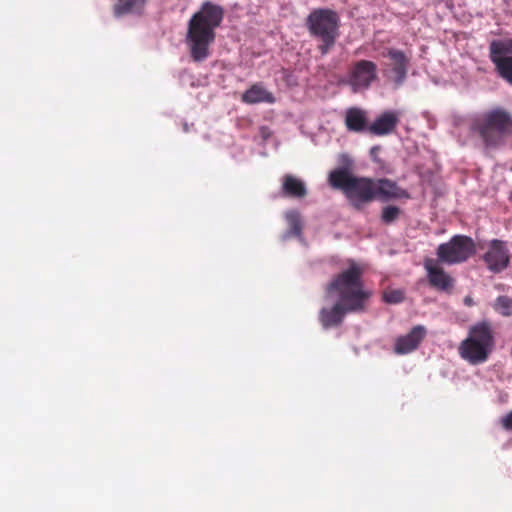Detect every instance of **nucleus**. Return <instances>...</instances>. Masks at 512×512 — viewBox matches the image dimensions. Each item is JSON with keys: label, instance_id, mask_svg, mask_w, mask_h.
<instances>
[{"label": "nucleus", "instance_id": "nucleus-1", "mask_svg": "<svg viewBox=\"0 0 512 512\" xmlns=\"http://www.w3.org/2000/svg\"><path fill=\"white\" fill-rule=\"evenodd\" d=\"M225 10L211 1L202 3L188 22L186 42L195 62H203L210 56V46L216 38L215 30L221 25Z\"/></svg>", "mask_w": 512, "mask_h": 512}, {"label": "nucleus", "instance_id": "nucleus-2", "mask_svg": "<svg viewBox=\"0 0 512 512\" xmlns=\"http://www.w3.org/2000/svg\"><path fill=\"white\" fill-rule=\"evenodd\" d=\"M363 269L352 263L348 269L337 274L327 285L328 294L335 293L338 300L349 305L350 310L363 312L366 303L371 297V292L365 289L363 280Z\"/></svg>", "mask_w": 512, "mask_h": 512}, {"label": "nucleus", "instance_id": "nucleus-3", "mask_svg": "<svg viewBox=\"0 0 512 512\" xmlns=\"http://www.w3.org/2000/svg\"><path fill=\"white\" fill-rule=\"evenodd\" d=\"M329 183L334 189L341 190L356 210H362L376 199L375 180L355 177L346 169L330 172Z\"/></svg>", "mask_w": 512, "mask_h": 512}, {"label": "nucleus", "instance_id": "nucleus-4", "mask_svg": "<svg viewBox=\"0 0 512 512\" xmlns=\"http://www.w3.org/2000/svg\"><path fill=\"white\" fill-rule=\"evenodd\" d=\"M472 130L478 133L487 147H499L512 130V115L503 107H495L476 117Z\"/></svg>", "mask_w": 512, "mask_h": 512}, {"label": "nucleus", "instance_id": "nucleus-5", "mask_svg": "<svg viewBox=\"0 0 512 512\" xmlns=\"http://www.w3.org/2000/svg\"><path fill=\"white\" fill-rule=\"evenodd\" d=\"M495 337L492 325L481 321L469 328L468 336L458 348L460 357L472 365L486 362L494 350Z\"/></svg>", "mask_w": 512, "mask_h": 512}, {"label": "nucleus", "instance_id": "nucleus-6", "mask_svg": "<svg viewBox=\"0 0 512 512\" xmlns=\"http://www.w3.org/2000/svg\"><path fill=\"white\" fill-rule=\"evenodd\" d=\"M305 26L318 42V50L326 55L334 47L339 36V17L327 8L314 9L306 18Z\"/></svg>", "mask_w": 512, "mask_h": 512}, {"label": "nucleus", "instance_id": "nucleus-7", "mask_svg": "<svg viewBox=\"0 0 512 512\" xmlns=\"http://www.w3.org/2000/svg\"><path fill=\"white\" fill-rule=\"evenodd\" d=\"M476 252L474 240L466 235H454L448 242L437 247L438 261L453 265L466 262Z\"/></svg>", "mask_w": 512, "mask_h": 512}, {"label": "nucleus", "instance_id": "nucleus-8", "mask_svg": "<svg viewBox=\"0 0 512 512\" xmlns=\"http://www.w3.org/2000/svg\"><path fill=\"white\" fill-rule=\"evenodd\" d=\"M489 59L498 75L512 85V39L492 40L489 44Z\"/></svg>", "mask_w": 512, "mask_h": 512}, {"label": "nucleus", "instance_id": "nucleus-9", "mask_svg": "<svg viewBox=\"0 0 512 512\" xmlns=\"http://www.w3.org/2000/svg\"><path fill=\"white\" fill-rule=\"evenodd\" d=\"M378 77V67L370 60L356 61L350 68L346 80L353 92L367 90Z\"/></svg>", "mask_w": 512, "mask_h": 512}, {"label": "nucleus", "instance_id": "nucleus-10", "mask_svg": "<svg viewBox=\"0 0 512 512\" xmlns=\"http://www.w3.org/2000/svg\"><path fill=\"white\" fill-rule=\"evenodd\" d=\"M483 261L487 269L492 273H501L508 268L510 256L504 241L493 239L489 242L487 251L483 255Z\"/></svg>", "mask_w": 512, "mask_h": 512}, {"label": "nucleus", "instance_id": "nucleus-11", "mask_svg": "<svg viewBox=\"0 0 512 512\" xmlns=\"http://www.w3.org/2000/svg\"><path fill=\"white\" fill-rule=\"evenodd\" d=\"M359 310H350L349 305L342 302L337 301L333 306L331 307H323L319 311V322L321 323L322 327L325 329L332 328V327H338L340 326L346 315L348 313H358Z\"/></svg>", "mask_w": 512, "mask_h": 512}, {"label": "nucleus", "instance_id": "nucleus-12", "mask_svg": "<svg viewBox=\"0 0 512 512\" xmlns=\"http://www.w3.org/2000/svg\"><path fill=\"white\" fill-rule=\"evenodd\" d=\"M429 284L443 292H450L454 286V279L433 259L424 262Z\"/></svg>", "mask_w": 512, "mask_h": 512}, {"label": "nucleus", "instance_id": "nucleus-13", "mask_svg": "<svg viewBox=\"0 0 512 512\" xmlns=\"http://www.w3.org/2000/svg\"><path fill=\"white\" fill-rule=\"evenodd\" d=\"M427 334V330L422 325L414 326L409 333L396 339L394 352L398 355H405L415 351Z\"/></svg>", "mask_w": 512, "mask_h": 512}, {"label": "nucleus", "instance_id": "nucleus-14", "mask_svg": "<svg viewBox=\"0 0 512 512\" xmlns=\"http://www.w3.org/2000/svg\"><path fill=\"white\" fill-rule=\"evenodd\" d=\"M376 198L382 201L409 199L410 194L407 190L401 188L396 182L383 178L375 180Z\"/></svg>", "mask_w": 512, "mask_h": 512}, {"label": "nucleus", "instance_id": "nucleus-15", "mask_svg": "<svg viewBox=\"0 0 512 512\" xmlns=\"http://www.w3.org/2000/svg\"><path fill=\"white\" fill-rule=\"evenodd\" d=\"M387 56L393 62V81L396 86H400L404 83L407 77L410 59L403 51L394 48L388 49Z\"/></svg>", "mask_w": 512, "mask_h": 512}, {"label": "nucleus", "instance_id": "nucleus-16", "mask_svg": "<svg viewBox=\"0 0 512 512\" xmlns=\"http://www.w3.org/2000/svg\"><path fill=\"white\" fill-rule=\"evenodd\" d=\"M399 123V116L394 111L382 113L371 125L368 131L377 136H383L392 133Z\"/></svg>", "mask_w": 512, "mask_h": 512}, {"label": "nucleus", "instance_id": "nucleus-17", "mask_svg": "<svg viewBox=\"0 0 512 512\" xmlns=\"http://www.w3.org/2000/svg\"><path fill=\"white\" fill-rule=\"evenodd\" d=\"M241 100L247 104L263 102L272 104L275 102V97L271 92L266 90L261 83H256L243 93Z\"/></svg>", "mask_w": 512, "mask_h": 512}, {"label": "nucleus", "instance_id": "nucleus-18", "mask_svg": "<svg viewBox=\"0 0 512 512\" xmlns=\"http://www.w3.org/2000/svg\"><path fill=\"white\" fill-rule=\"evenodd\" d=\"M282 194L291 198H304L307 195L305 183L291 174H286L282 178Z\"/></svg>", "mask_w": 512, "mask_h": 512}, {"label": "nucleus", "instance_id": "nucleus-19", "mask_svg": "<svg viewBox=\"0 0 512 512\" xmlns=\"http://www.w3.org/2000/svg\"><path fill=\"white\" fill-rule=\"evenodd\" d=\"M345 125L352 132L368 131L366 113L359 108H349L345 115Z\"/></svg>", "mask_w": 512, "mask_h": 512}, {"label": "nucleus", "instance_id": "nucleus-20", "mask_svg": "<svg viewBox=\"0 0 512 512\" xmlns=\"http://www.w3.org/2000/svg\"><path fill=\"white\" fill-rule=\"evenodd\" d=\"M147 0H118L113 6L116 17L134 13L143 8Z\"/></svg>", "mask_w": 512, "mask_h": 512}, {"label": "nucleus", "instance_id": "nucleus-21", "mask_svg": "<svg viewBox=\"0 0 512 512\" xmlns=\"http://www.w3.org/2000/svg\"><path fill=\"white\" fill-rule=\"evenodd\" d=\"M494 309L502 316L508 317L512 315V298L508 296L497 297Z\"/></svg>", "mask_w": 512, "mask_h": 512}, {"label": "nucleus", "instance_id": "nucleus-22", "mask_svg": "<svg viewBox=\"0 0 512 512\" xmlns=\"http://www.w3.org/2000/svg\"><path fill=\"white\" fill-rule=\"evenodd\" d=\"M400 215H401L400 208H398L397 206H394V205H388L382 209L381 221L384 224L389 225V224L394 223L399 218Z\"/></svg>", "mask_w": 512, "mask_h": 512}, {"label": "nucleus", "instance_id": "nucleus-23", "mask_svg": "<svg viewBox=\"0 0 512 512\" xmlns=\"http://www.w3.org/2000/svg\"><path fill=\"white\" fill-rule=\"evenodd\" d=\"M286 219H287L293 233L295 235H299L301 233V229H302L299 214L296 211L288 212L286 214Z\"/></svg>", "mask_w": 512, "mask_h": 512}, {"label": "nucleus", "instance_id": "nucleus-24", "mask_svg": "<svg viewBox=\"0 0 512 512\" xmlns=\"http://www.w3.org/2000/svg\"><path fill=\"white\" fill-rule=\"evenodd\" d=\"M384 300L387 303L397 304L404 300V294L400 290H392L384 293Z\"/></svg>", "mask_w": 512, "mask_h": 512}, {"label": "nucleus", "instance_id": "nucleus-25", "mask_svg": "<svg viewBox=\"0 0 512 512\" xmlns=\"http://www.w3.org/2000/svg\"><path fill=\"white\" fill-rule=\"evenodd\" d=\"M500 424L504 430L512 431V410L501 418Z\"/></svg>", "mask_w": 512, "mask_h": 512}, {"label": "nucleus", "instance_id": "nucleus-26", "mask_svg": "<svg viewBox=\"0 0 512 512\" xmlns=\"http://www.w3.org/2000/svg\"><path fill=\"white\" fill-rule=\"evenodd\" d=\"M464 304H465L466 306H468V307L473 306V305H474V301H473L472 297H470V296H466V297L464 298Z\"/></svg>", "mask_w": 512, "mask_h": 512}, {"label": "nucleus", "instance_id": "nucleus-27", "mask_svg": "<svg viewBox=\"0 0 512 512\" xmlns=\"http://www.w3.org/2000/svg\"><path fill=\"white\" fill-rule=\"evenodd\" d=\"M379 150V147H372L371 150H370V154L372 156H374L375 154H377V151Z\"/></svg>", "mask_w": 512, "mask_h": 512}]
</instances>
